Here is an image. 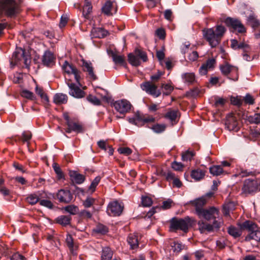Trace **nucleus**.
<instances>
[{
	"label": "nucleus",
	"instance_id": "nucleus-45",
	"mask_svg": "<svg viewBox=\"0 0 260 260\" xmlns=\"http://www.w3.org/2000/svg\"><path fill=\"white\" fill-rule=\"evenodd\" d=\"M161 88L164 89L163 94L165 95H169L173 91L174 87L170 84H161Z\"/></svg>",
	"mask_w": 260,
	"mask_h": 260
},
{
	"label": "nucleus",
	"instance_id": "nucleus-49",
	"mask_svg": "<svg viewBox=\"0 0 260 260\" xmlns=\"http://www.w3.org/2000/svg\"><path fill=\"white\" fill-rule=\"evenodd\" d=\"M87 100L95 106H99L101 105V101L96 96L89 94L86 98Z\"/></svg>",
	"mask_w": 260,
	"mask_h": 260
},
{
	"label": "nucleus",
	"instance_id": "nucleus-22",
	"mask_svg": "<svg viewBox=\"0 0 260 260\" xmlns=\"http://www.w3.org/2000/svg\"><path fill=\"white\" fill-rule=\"evenodd\" d=\"M207 203V200L205 197H202L191 202V204L196 208V213L197 215L199 213V211H202L204 209L203 207Z\"/></svg>",
	"mask_w": 260,
	"mask_h": 260
},
{
	"label": "nucleus",
	"instance_id": "nucleus-16",
	"mask_svg": "<svg viewBox=\"0 0 260 260\" xmlns=\"http://www.w3.org/2000/svg\"><path fill=\"white\" fill-rule=\"evenodd\" d=\"M123 210V207L117 201L111 202L108 205L107 212L110 215L119 216Z\"/></svg>",
	"mask_w": 260,
	"mask_h": 260
},
{
	"label": "nucleus",
	"instance_id": "nucleus-48",
	"mask_svg": "<svg viewBox=\"0 0 260 260\" xmlns=\"http://www.w3.org/2000/svg\"><path fill=\"white\" fill-rule=\"evenodd\" d=\"M64 210L67 212H68L72 215L76 214L79 211V209H78V207L76 206H75L74 205H70L66 206L64 208Z\"/></svg>",
	"mask_w": 260,
	"mask_h": 260
},
{
	"label": "nucleus",
	"instance_id": "nucleus-31",
	"mask_svg": "<svg viewBox=\"0 0 260 260\" xmlns=\"http://www.w3.org/2000/svg\"><path fill=\"white\" fill-rule=\"evenodd\" d=\"M113 61L115 64H119L122 66H124L125 64V61L124 57L123 55H119L114 52H112L111 54Z\"/></svg>",
	"mask_w": 260,
	"mask_h": 260
},
{
	"label": "nucleus",
	"instance_id": "nucleus-15",
	"mask_svg": "<svg viewBox=\"0 0 260 260\" xmlns=\"http://www.w3.org/2000/svg\"><path fill=\"white\" fill-rule=\"evenodd\" d=\"M67 128L66 129V132L70 133L72 132H75L77 133H80L83 132L82 125L78 122H76L71 119H67Z\"/></svg>",
	"mask_w": 260,
	"mask_h": 260
},
{
	"label": "nucleus",
	"instance_id": "nucleus-42",
	"mask_svg": "<svg viewBox=\"0 0 260 260\" xmlns=\"http://www.w3.org/2000/svg\"><path fill=\"white\" fill-rule=\"evenodd\" d=\"M194 154L195 153L193 151L187 150L182 154V160L183 161H190Z\"/></svg>",
	"mask_w": 260,
	"mask_h": 260
},
{
	"label": "nucleus",
	"instance_id": "nucleus-5",
	"mask_svg": "<svg viewBox=\"0 0 260 260\" xmlns=\"http://www.w3.org/2000/svg\"><path fill=\"white\" fill-rule=\"evenodd\" d=\"M223 223V221L222 218L215 219L212 224L208 223L203 220H200L198 222V229L201 233L207 234L218 231Z\"/></svg>",
	"mask_w": 260,
	"mask_h": 260
},
{
	"label": "nucleus",
	"instance_id": "nucleus-18",
	"mask_svg": "<svg viewBox=\"0 0 260 260\" xmlns=\"http://www.w3.org/2000/svg\"><path fill=\"white\" fill-rule=\"evenodd\" d=\"M82 69L84 72L87 73L90 79L92 80H96L98 79L93 71L94 69L91 62L82 60Z\"/></svg>",
	"mask_w": 260,
	"mask_h": 260
},
{
	"label": "nucleus",
	"instance_id": "nucleus-11",
	"mask_svg": "<svg viewBox=\"0 0 260 260\" xmlns=\"http://www.w3.org/2000/svg\"><path fill=\"white\" fill-rule=\"evenodd\" d=\"M115 109L120 114L128 112L131 109L132 105L126 100H118L113 103Z\"/></svg>",
	"mask_w": 260,
	"mask_h": 260
},
{
	"label": "nucleus",
	"instance_id": "nucleus-25",
	"mask_svg": "<svg viewBox=\"0 0 260 260\" xmlns=\"http://www.w3.org/2000/svg\"><path fill=\"white\" fill-rule=\"evenodd\" d=\"M69 175L72 181L76 184L82 183L85 180L84 176L76 171H71Z\"/></svg>",
	"mask_w": 260,
	"mask_h": 260
},
{
	"label": "nucleus",
	"instance_id": "nucleus-38",
	"mask_svg": "<svg viewBox=\"0 0 260 260\" xmlns=\"http://www.w3.org/2000/svg\"><path fill=\"white\" fill-rule=\"evenodd\" d=\"M210 173L214 176H218L221 174L223 172V169L221 166H213L210 168Z\"/></svg>",
	"mask_w": 260,
	"mask_h": 260
},
{
	"label": "nucleus",
	"instance_id": "nucleus-34",
	"mask_svg": "<svg viewBox=\"0 0 260 260\" xmlns=\"http://www.w3.org/2000/svg\"><path fill=\"white\" fill-rule=\"evenodd\" d=\"M228 233L235 238L239 237L242 235V230L234 226H230L228 228Z\"/></svg>",
	"mask_w": 260,
	"mask_h": 260
},
{
	"label": "nucleus",
	"instance_id": "nucleus-51",
	"mask_svg": "<svg viewBox=\"0 0 260 260\" xmlns=\"http://www.w3.org/2000/svg\"><path fill=\"white\" fill-rule=\"evenodd\" d=\"M248 121L252 123L258 124L260 123V113H255L249 116Z\"/></svg>",
	"mask_w": 260,
	"mask_h": 260
},
{
	"label": "nucleus",
	"instance_id": "nucleus-1",
	"mask_svg": "<svg viewBox=\"0 0 260 260\" xmlns=\"http://www.w3.org/2000/svg\"><path fill=\"white\" fill-rule=\"evenodd\" d=\"M226 31V28L221 25H217L214 28H207L202 30L203 36L212 48L217 46L220 43Z\"/></svg>",
	"mask_w": 260,
	"mask_h": 260
},
{
	"label": "nucleus",
	"instance_id": "nucleus-37",
	"mask_svg": "<svg viewBox=\"0 0 260 260\" xmlns=\"http://www.w3.org/2000/svg\"><path fill=\"white\" fill-rule=\"evenodd\" d=\"M40 198L39 196L36 193L29 194L26 198V201L30 205H35L40 201Z\"/></svg>",
	"mask_w": 260,
	"mask_h": 260
},
{
	"label": "nucleus",
	"instance_id": "nucleus-54",
	"mask_svg": "<svg viewBox=\"0 0 260 260\" xmlns=\"http://www.w3.org/2000/svg\"><path fill=\"white\" fill-rule=\"evenodd\" d=\"M173 204H174L173 201L169 199L164 201L162 206L160 208L164 210L169 209L172 207Z\"/></svg>",
	"mask_w": 260,
	"mask_h": 260
},
{
	"label": "nucleus",
	"instance_id": "nucleus-24",
	"mask_svg": "<svg viewBox=\"0 0 260 260\" xmlns=\"http://www.w3.org/2000/svg\"><path fill=\"white\" fill-rule=\"evenodd\" d=\"M219 69L222 74L224 76H228L232 72L236 73L238 72V68L237 67L232 66L228 63H225L220 65Z\"/></svg>",
	"mask_w": 260,
	"mask_h": 260
},
{
	"label": "nucleus",
	"instance_id": "nucleus-30",
	"mask_svg": "<svg viewBox=\"0 0 260 260\" xmlns=\"http://www.w3.org/2000/svg\"><path fill=\"white\" fill-rule=\"evenodd\" d=\"M182 78L185 83L188 84H192L195 81V75L193 73H186L182 75Z\"/></svg>",
	"mask_w": 260,
	"mask_h": 260
},
{
	"label": "nucleus",
	"instance_id": "nucleus-40",
	"mask_svg": "<svg viewBox=\"0 0 260 260\" xmlns=\"http://www.w3.org/2000/svg\"><path fill=\"white\" fill-rule=\"evenodd\" d=\"M112 257V252L109 248H105L103 250L102 260H111Z\"/></svg>",
	"mask_w": 260,
	"mask_h": 260
},
{
	"label": "nucleus",
	"instance_id": "nucleus-10",
	"mask_svg": "<svg viewBox=\"0 0 260 260\" xmlns=\"http://www.w3.org/2000/svg\"><path fill=\"white\" fill-rule=\"evenodd\" d=\"M226 25L237 30L240 33L246 31V29L241 22L238 19L228 17L224 20Z\"/></svg>",
	"mask_w": 260,
	"mask_h": 260
},
{
	"label": "nucleus",
	"instance_id": "nucleus-28",
	"mask_svg": "<svg viewBox=\"0 0 260 260\" xmlns=\"http://www.w3.org/2000/svg\"><path fill=\"white\" fill-rule=\"evenodd\" d=\"M247 23L253 28H257L260 25L259 21L253 14L250 15L247 17Z\"/></svg>",
	"mask_w": 260,
	"mask_h": 260
},
{
	"label": "nucleus",
	"instance_id": "nucleus-9",
	"mask_svg": "<svg viewBox=\"0 0 260 260\" xmlns=\"http://www.w3.org/2000/svg\"><path fill=\"white\" fill-rule=\"evenodd\" d=\"M141 88L146 93L155 97H158L161 94V91L157 89V86L150 81H146L142 83Z\"/></svg>",
	"mask_w": 260,
	"mask_h": 260
},
{
	"label": "nucleus",
	"instance_id": "nucleus-53",
	"mask_svg": "<svg viewBox=\"0 0 260 260\" xmlns=\"http://www.w3.org/2000/svg\"><path fill=\"white\" fill-rule=\"evenodd\" d=\"M242 100L246 104L252 105L254 103V99L249 93H247Z\"/></svg>",
	"mask_w": 260,
	"mask_h": 260
},
{
	"label": "nucleus",
	"instance_id": "nucleus-57",
	"mask_svg": "<svg viewBox=\"0 0 260 260\" xmlns=\"http://www.w3.org/2000/svg\"><path fill=\"white\" fill-rule=\"evenodd\" d=\"M95 200L91 197H88L83 202V205L85 208L90 207L95 202Z\"/></svg>",
	"mask_w": 260,
	"mask_h": 260
},
{
	"label": "nucleus",
	"instance_id": "nucleus-21",
	"mask_svg": "<svg viewBox=\"0 0 260 260\" xmlns=\"http://www.w3.org/2000/svg\"><path fill=\"white\" fill-rule=\"evenodd\" d=\"M240 228L242 231H247L249 233H251L258 228L257 225L251 220H246L242 223L239 224Z\"/></svg>",
	"mask_w": 260,
	"mask_h": 260
},
{
	"label": "nucleus",
	"instance_id": "nucleus-44",
	"mask_svg": "<svg viewBox=\"0 0 260 260\" xmlns=\"http://www.w3.org/2000/svg\"><path fill=\"white\" fill-rule=\"evenodd\" d=\"M166 128L164 124H156L153 125L151 128L156 133H160L164 132Z\"/></svg>",
	"mask_w": 260,
	"mask_h": 260
},
{
	"label": "nucleus",
	"instance_id": "nucleus-13",
	"mask_svg": "<svg viewBox=\"0 0 260 260\" xmlns=\"http://www.w3.org/2000/svg\"><path fill=\"white\" fill-rule=\"evenodd\" d=\"M67 84L70 89L69 94L70 95L77 99L85 96V92L74 83L68 81Z\"/></svg>",
	"mask_w": 260,
	"mask_h": 260
},
{
	"label": "nucleus",
	"instance_id": "nucleus-61",
	"mask_svg": "<svg viewBox=\"0 0 260 260\" xmlns=\"http://www.w3.org/2000/svg\"><path fill=\"white\" fill-rule=\"evenodd\" d=\"M172 168L175 171H181L182 170L183 165L181 162H178L176 161H174L172 163Z\"/></svg>",
	"mask_w": 260,
	"mask_h": 260
},
{
	"label": "nucleus",
	"instance_id": "nucleus-52",
	"mask_svg": "<svg viewBox=\"0 0 260 260\" xmlns=\"http://www.w3.org/2000/svg\"><path fill=\"white\" fill-rule=\"evenodd\" d=\"M94 231L97 233L105 234L108 232V229L105 225L99 224L96 226Z\"/></svg>",
	"mask_w": 260,
	"mask_h": 260
},
{
	"label": "nucleus",
	"instance_id": "nucleus-23",
	"mask_svg": "<svg viewBox=\"0 0 260 260\" xmlns=\"http://www.w3.org/2000/svg\"><path fill=\"white\" fill-rule=\"evenodd\" d=\"M108 35V31L101 27L93 28L91 31V36L92 38H103Z\"/></svg>",
	"mask_w": 260,
	"mask_h": 260
},
{
	"label": "nucleus",
	"instance_id": "nucleus-29",
	"mask_svg": "<svg viewBox=\"0 0 260 260\" xmlns=\"http://www.w3.org/2000/svg\"><path fill=\"white\" fill-rule=\"evenodd\" d=\"M205 173V171L200 169L193 170L191 171V176L196 180H200L204 177Z\"/></svg>",
	"mask_w": 260,
	"mask_h": 260
},
{
	"label": "nucleus",
	"instance_id": "nucleus-20",
	"mask_svg": "<svg viewBox=\"0 0 260 260\" xmlns=\"http://www.w3.org/2000/svg\"><path fill=\"white\" fill-rule=\"evenodd\" d=\"M55 59L54 54L49 51H46L43 56L42 62L44 65L51 67L54 64Z\"/></svg>",
	"mask_w": 260,
	"mask_h": 260
},
{
	"label": "nucleus",
	"instance_id": "nucleus-43",
	"mask_svg": "<svg viewBox=\"0 0 260 260\" xmlns=\"http://www.w3.org/2000/svg\"><path fill=\"white\" fill-rule=\"evenodd\" d=\"M52 167L55 173L56 174L57 177L59 179L63 178L64 177L63 174L59 167V166L56 162H54L52 165Z\"/></svg>",
	"mask_w": 260,
	"mask_h": 260
},
{
	"label": "nucleus",
	"instance_id": "nucleus-39",
	"mask_svg": "<svg viewBox=\"0 0 260 260\" xmlns=\"http://www.w3.org/2000/svg\"><path fill=\"white\" fill-rule=\"evenodd\" d=\"M234 208V204L233 202H229L226 204H225L223 206L222 212L223 214L228 216L230 214V212L231 210H232Z\"/></svg>",
	"mask_w": 260,
	"mask_h": 260
},
{
	"label": "nucleus",
	"instance_id": "nucleus-7",
	"mask_svg": "<svg viewBox=\"0 0 260 260\" xmlns=\"http://www.w3.org/2000/svg\"><path fill=\"white\" fill-rule=\"evenodd\" d=\"M219 211L218 209L211 207L208 209H204L202 211H199L197 215L200 218H204L207 221L213 219L214 221L215 219L219 218Z\"/></svg>",
	"mask_w": 260,
	"mask_h": 260
},
{
	"label": "nucleus",
	"instance_id": "nucleus-4",
	"mask_svg": "<svg viewBox=\"0 0 260 260\" xmlns=\"http://www.w3.org/2000/svg\"><path fill=\"white\" fill-rule=\"evenodd\" d=\"M193 220L188 216L184 218H177L174 217L170 220V230L172 232H176L177 230H181L187 233L188 227L191 225Z\"/></svg>",
	"mask_w": 260,
	"mask_h": 260
},
{
	"label": "nucleus",
	"instance_id": "nucleus-58",
	"mask_svg": "<svg viewBox=\"0 0 260 260\" xmlns=\"http://www.w3.org/2000/svg\"><path fill=\"white\" fill-rule=\"evenodd\" d=\"M21 95L22 96L30 100H32L34 98L33 93L28 90H23Z\"/></svg>",
	"mask_w": 260,
	"mask_h": 260
},
{
	"label": "nucleus",
	"instance_id": "nucleus-35",
	"mask_svg": "<svg viewBox=\"0 0 260 260\" xmlns=\"http://www.w3.org/2000/svg\"><path fill=\"white\" fill-rule=\"evenodd\" d=\"M128 60L129 63L133 66L137 67L141 64L139 57L136 55H134L132 53H129L128 55Z\"/></svg>",
	"mask_w": 260,
	"mask_h": 260
},
{
	"label": "nucleus",
	"instance_id": "nucleus-26",
	"mask_svg": "<svg viewBox=\"0 0 260 260\" xmlns=\"http://www.w3.org/2000/svg\"><path fill=\"white\" fill-rule=\"evenodd\" d=\"M68 101V96L62 93H56L53 98V102L58 105L66 104Z\"/></svg>",
	"mask_w": 260,
	"mask_h": 260
},
{
	"label": "nucleus",
	"instance_id": "nucleus-19",
	"mask_svg": "<svg viewBox=\"0 0 260 260\" xmlns=\"http://www.w3.org/2000/svg\"><path fill=\"white\" fill-rule=\"evenodd\" d=\"M216 63L215 59L212 58L208 59L206 63L203 64L199 69L200 74L201 75H206L208 70L212 69L214 68Z\"/></svg>",
	"mask_w": 260,
	"mask_h": 260
},
{
	"label": "nucleus",
	"instance_id": "nucleus-12",
	"mask_svg": "<svg viewBox=\"0 0 260 260\" xmlns=\"http://www.w3.org/2000/svg\"><path fill=\"white\" fill-rule=\"evenodd\" d=\"M225 124L227 128L230 131L237 132L239 129L237 117L234 113H230L228 115Z\"/></svg>",
	"mask_w": 260,
	"mask_h": 260
},
{
	"label": "nucleus",
	"instance_id": "nucleus-14",
	"mask_svg": "<svg viewBox=\"0 0 260 260\" xmlns=\"http://www.w3.org/2000/svg\"><path fill=\"white\" fill-rule=\"evenodd\" d=\"M116 4L110 1L105 2L102 8V12L107 16H112L117 12Z\"/></svg>",
	"mask_w": 260,
	"mask_h": 260
},
{
	"label": "nucleus",
	"instance_id": "nucleus-17",
	"mask_svg": "<svg viewBox=\"0 0 260 260\" xmlns=\"http://www.w3.org/2000/svg\"><path fill=\"white\" fill-rule=\"evenodd\" d=\"M56 196L60 202L64 203H70L73 198V194L71 193V191L69 190L65 189L59 190Z\"/></svg>",
	"mask_w": 260,
	"mask_h": 260
},
{
	"label": "nucleus",
	"instance_id": "nucleus-46",
	"mask_svg": "<svg viewBox=\"0 0 260 260\" xmlns=\"http://www.w3.org/2000/svg\"><path fill=\"white\" fill-rule=\"evenodd\" d=\"M231 103L233 105L237 106L239 107H240L243 104V100L241 96H232L230 98Z\"/></svg>",
	"mask_w": 260,
	"mask_h": 260
},
{
	"label": "nucleus",
	"instance_id": "nucleus-55",
	"mask_svg": "<svg viewBox=\"0 0 260 260\" xmlns=\"http://www.w3.org/2000/svg\"><path fill=\"white\" fill-rule=\"evenodd\" d=\"M164 73L162 72L158 71L157 73L155 74H154L150 77L151 82L155 84V83L158 81L160 79L161 76H162Z\"/></svg>",
	"mask_w": 260,
	"mask_h": 260
},
{
	"label": "nucleus",
	"instance_id": "nucleus-36",
	"mask_svg": "<svg viewBox=\"0 0 260 260\" xmlns=\"http://www.w3.org/2000/svg\"><path fill=\"white\" fill-rule=\"evenodd\" d=\"M71 219L70 216L61 215L56 219V221L57 223L61 225H67L70 223Z\"/></svg>",
	"mask_w": 260,
	"mask_h": 260
},
{
	"label": "nucleus",
	"instance_id": "nucleus-50",
	"mask_svg": "<svg viewBox=\"0 0 260 260\" xmlns=\"http://www.w3.org/2000/svg\"><path fill=\"white\" fill-rule=\"evenodd\" d=\"M177 110H170L166 114L165 117L172 121H175L177 117Z\"/></svg>",
	"mask_w": 260,
	"mask_h": 260
},
{
	"label": "nucleus",
	"instance_id": "nucleus-60",
	"mask_svg": "<svg viewBox=\"0 0 260 260\" xmlns=\"http://www.w3.org/2000/svg\"><path fill=\"white\" fill-rule=\"evenodd\" d=\"M119 153L128 155L132 153V150L128 147H121L118 149Z\"/></svg>",
	"mask_w": 260,
	"mask_h": 260
},
{
	"label": "nucleus",
	"instance_id": "nucleus-3",
	"mask_svg": "<svg viewBox=\"0 0 260 260\" xmlns=\"http://www.w3.org/2000/svg\"><path fill=\"white\" fill-rule=\"evenodd\" d=\"M23 60L25 67L29 69L31 63V56L29 53H26L24 49L21 48H17L13 53L11 59V65L12 67L18 64Z\"/></svg>",
	"mask_w": 260,
	"mask_h": 260
},
{
	"label": "nucleus",
	"instance_id": "nucleus-62",
	"mask_svg": "<svg viewBox=\"0 0 260 260\" xmlns=\"http://www.w3.org/2000/svg\"><path fill=\"white\" fill-rule=\"evenodd\" d=\"M40 204L41 206L47 207L48 208H52L53 205L52 203L49 200H41L40 201Z\"/></svg>",
	"mask_w": 260,
	"mask_h": 260
},
{
	"label": "nucleus",
	"instance_id": "nucleus-32",
	"mask_svg": "<svg viewBox=\"0 0 260 260\" xmlns=\"http://www.w3.org/2000/svg\"><path fill=\"white\" fill-rule=\"evenodd\" d=\"M254 240L256 241H260V231L258 230V228H257V230L254 231L251 233H249L246 237V241H250V240Z\"/></svg>",
	"mask_w": 260,
	"mask_h": 260
},
{
	"label": "nucleus",
	"instance_id": "nucleus-41",
	"mask_svg": "<svg viewBox=\"0 0 260 260\" xmlns=\"http://www.w3.org/2000/svg\"><path fill=\"white\" fill-rule=\"evenodd\" d=\"M135 52L137 57H139V58H141L144 62H146L147 60V56L145 52L137 48L135 49Z\"/></svg>",
	"mask_w": 260,
	"mask_h": 260
},
{
	"label": "nucleus",
	"instance_id": "nucleus-8",
	"mask_svg": "<svg viewBox=\"0 0 260 260\" xmlns=\"http://www.w3.org/2000/svg\"><path fill=\"white\" fill-rule=\"evenodd\" d=\"M62 69L64 72L70 75L73 74L74 76L75 79L77 83L80 84V71H79L75 66L72 64H70L67 61H64L62 66Z\"/></svg>",
	"mask_w": 260,
	"mask_h": 260
},
{
	"label": "nucleus",
	"instance_id": "nucleus-2",
	"mask_svg": "<svg viewBox=\"0 0 260 260\" xmlns=\"http://www.w3.org/2000/svg\"><path fill=\"white\" fill-rule=\"evenodd\" d=\"M21 12L19 5L15 0H0V16L16 17Z\"/></svg>",
	"mask_w": 260,
	"mask_h": 260
},
{
	"label": "nucleus",
	"instance_id": "nucleus-33",
	"mask_svg": "<svg viewBox=\"0 0 260 260\" xmlns=\"http://www.w3.org/2000/svg\"><path fill=\"white\" fill-rule=\"evenodd\" d=\"M92 8L91 4L88 0H85V4L83 8V15L85 18H88V15L91 12Z\"/></svg>",
	"mask_w": 260,
	"mask_h": 260
},
{
	"label": "nucleus",
	"instance_id": "nucleus-63",
	"mask_svg": "<svg viewBox=\"0 0 260 260\" xmlns=\"http://www.w3.org/2000/svg\"><path fill=\"white\" fill-rule=\"evenodd\" d=\"M66 241L69 248L71 249H73L74 246V241L71 235H67Z\"/></svg>",
	"mask_w": 260,
	"mask_h": 260
},
{
	"label": "nucleus",
	"instance_id": "nucleus-47",
	"mask_svg": "<svg viewBox=\"0 0 260 260\" xmlns=\"http://www.w3.org/2000/svg\"><path fill=\"white\" fill-rule=\"evenodd\" d=\"M235 115H237V117L239 119L247 120L248 121V112L243 109H239L236 113L234 114Z\"/></svg>",
	"mask_w": 260,
	"mask_h": 260
},
{
	"label": "nucleus",
	"instance_id": "nucleus-27",
	"mask_svg": "<svg viewBox=\"0 0 260 260\" xmlns=\"http://www.w3.org/2000/svg\"><path fill=\"white\" fill-rule=\"evenodd\" d=\"M127 241L131 249H134L138 247V238L135 234H129L127 237Z\"/></svg>",
	"mask_w": 260,
	"mask_h": 260
},
{
	"label": "nucleus",
	"instance_id": "nucleus-64",
	"mask_svg": "<svg viewBox=\"0 0 260 260\" xmlns=\"http://www.w3.org/2000/svg\"><path fill=\"white\" fill-rule=\"evenodd\" d=\"M31 138V134L29 132H24L22 135L21 140L23 142H27Z\"/></svg>",
	"mask_w": 260,
	"mask_h": 260
},
{
	"label": "nucleus",
	"instance_id": "nucleus-56",
	"mask_svg": "<svg viewBox=\"0 0 260 260\" xmlns=\"http://www.w3.org/2000/svg\"><path fill=\"white\" fill-rule=\"evenodd\" d=\"M101 180V177L100 176L96 177L91 182L89 189L92 192H93L95 190V187L98 185Z\"/></svg>",
	"mask_w": 260,
	"mask_h": 260
},
{
	"label": "nucleus",
	"instance_id": "nucleus-59",
	"mask_svg": "<svg viewBox=\"0 0 260 260\" xmlns=\"http://www.w3.org/2000/svg\"><path fill=\"white\" fill-rule=\"evenodd\" d=\"M142 204L143 206L149 207L152 204V200L150 198L148 197H142Z\"/></svg>",
	"mask_w": 260,
	"mask_h": 260
},
{
	"label": "nucleus",
	"instance_id": "nucleus-6",
	"mask_svg": "<svg viewBox=\"0 0 260 260\" xmlns=\"http://www.w3.org/2000/svg\"><path fill=\"white\" fill-rule=\"evenodd\" d=\"M242 193L245 196L260 190V178L246 179L242 188Z\"/></svg>",
	"mask_w": 260,
	"mask_h": 260
}]
</instances>
